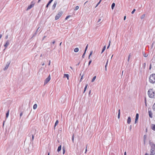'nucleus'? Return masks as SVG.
<instances>
[{"mask_svg": "<svg viewBox=\"0 0 155 155\" xmlns=\"http://www.w3.org/2000/svg\"><path fill=\"white\" fill-rule=\"evenodd\" d=\"M130 54L129 56H128V59H127V61L128 62H129V60H130Z\"/></svg>", "mask_w": 155, "mask_h": 155, "instance_id": "7c9ffc66", "label": "nucleus"}, {"mask_svg": "<svg viewBox=\"0 0 155 155\" xmlns=\"http://www.w3.org/2000/svg\"><path fill=\"white\" fill-rule=\"evenodd\" d=\"M151 128L152 129L155 131V124H152L151 126Z\"/></svg>", "mask_w": 155, "mask_h": 155, "instance_id": "ddd939ff", "label": "nucleus"}, {"mask_svg": "<svg viewBox=\"0 0 155 155\" xmlns=\"http://www.w3.org/2000/svg\"><path fill=\"white\" fill-rule=\"evenodd\" d=\"M22 115V113L21 112V113L20 114V118H21V116Z\"/></svg>", "mask_w": 155, "mask_h": 155, "instance_id": "c03bdc74", "label": "nucleus"}, {"mask_svg": "<svg viewBox=\"0 0 155 155\" xmlns=\"http://www.w3.org/2000/svg\"><path fill=\"white\" fill-rule=\"evenodd\" d=\"M85 53H86V52H84V53H83V54L82 56V58H84Z\"/></svg>", "mask_w": 155, "mask_h": 155, "instance_id": "473e14b6", "label": "nucleus"}, {"mask_svg": "<svg viewBox=\"0 0 155 155\" xmlns=\"http://www.w3.org/2000/svg\"><path fill=\"white\" fill-rule=\"evenodd\" d=\"M87 147H86L85 153H86L87 152Z\"/></svg>", "mask_w": 155, "mask_h": 155, "instance_id": "603ef678", "label": "nucleus"}, {"mask_svg": "<svg viewBox=\"0 0 155 155\" xmlns=\"http://www.w3.org/2000/svg\"><path fill=\"white\" fill-rule=\"evenodd\" d=\"M52 2V1H51V0H50L49 1V2H48V3L46 5V8H48V5L51 3Z\"/></svg>", "mask_w": 155, "mask_h": 155, "instance_id": "2eb2a0df", "label": "nucleus"}, {"mask_svg": "<svg viewBox=\"0 0 155 155\" xmlns=\"http://www.w3.org/2000/svg\"><path fill=\"white\" fill-rule=\"evenodd\" d=\"M152 108L153 110L155 111V103L154 104Z\"/></svg>", "mask_w": 155, "mask_h": 155, "instance_id": "cd10ccee", "label": "nucleus"}, {"mask_svg": "<svg viewBox=\"0 0 155 155\" xmlns=\"http://www.w3.org/2000/svg\"><path fill=\"white\" fill-rule=\"evenodd\" d=\"M42 66H44L45 65V63L44 62L41 64Z\"/></svg>", "mask_w": 155, "mask_h": 155, "instance_id": "5fc2aeb1", "label": "nucleus"}, {"mask_svg": "<svg viewBox=\"0 0 155 155\" xmlns=\"http://www.w3.org/2000/svg\"><path fill=\"white\" fill-rule=\"evenodd\" d=\"M58 120H56L55 123L54 127H55L58 124Z\"/></svg>", "mask_w": 155, "mask_h": 155, "instance_id": "412c9836", "label": "nucleus"}, {"mask_svg": "<svg viewBox=\"0 0 155 155\" xmlns=\"http://www.w3.org/2000/svg\"><path fill=\"white\" fill-rule=\"evenodd\" d=\"M139 117V114H137L136 116L135 119L136 120H138Z\"/></svg>", "mask_w": 155, "mask_h": 155, "instance_id": "f3484780", "label": "nucleus"}, {"mask_svg": "<svg viewBox=\"0 0 155 155\" xmlns=\"http://www.w3.org/2000/svg\"><path fill=\"white\" fill-rule=\"evenodd\" d=\"M80 64V62H79L77 65H78Z\"/></svg>", "mask_w": 155, "mask_h": 155, "instance_id": "680f3d73", "label": "nucleus"}, {"mask_svg": "<svg viewBox=\"0 0 155 155\" xmlns=\"http://www.w3.org/2000/svg\"><path fill=\"white\" fill-rule=\"evenodd\" d=\"M124 155H126V152H125L124 153Z\"/></svg>", "mask_w": 155, "mask_h": 155, "instance_id": "bf43d9fd", "label": "nucleus"}, {"mask_svg": "<svg viewBox=\"0 0 155 155\" xmlns=\"http://www.w3.org/2000/svg\"><path fill=\"white\" fill-rule=\"evenodd\" d=\"M110 41L109 42L108 45V46H107V49L108 48H109V47L110 46Z\"/></svg>", "mask_w": 155, "mask_h": 155, "instance_id": "f704fd0d", "label": "nucleus"}, {"mask_svg": "<svg viewBox=\"0 0 155 155\" xmlns=\"http://www.w3.org/2000/svg\"><path fill=\"white\" fill-rule=\"evenodd\" d=\"M108 62V60H107V62H106V65H106V66H107V65Z\"/></svg>", "mask_w": 155, "mask_h": 155, "instance_id": "49530a36", "label": "nucleus"}, {"mask_svg": "<svg viewBox=\"0 0 155 155\" xmlns=\"http://www.w3.org/2000/svg\"><path fill=\"white\" fill-rule=\"evenodd\" d=\"M92 62V60H90L89 62V63H88V65H90V64H91V63Z\"/></svg>", "mask_w": 155, "mask_h": 155, "instance_id": "ea45409f", "label": "nucleus"}, {"mask_svg": "<svg viewBox=\"0 0 155 155\" xmlns=\"http://www.w3.org/2000/svg\"><path fill=\"white\" fill-rule=\"evenodd\" d=\"M145 155H149L147 153H146Z\"/></svg>", "mask_w": 155, "mask_h": 155, "instance_id": "0e129e2a", "label": "nucleus"}, {"mask_svg": "<svg viewBox=\"0 0 155 155\" xmlns=\"http://www.w3.org/2000/svg\"><path fill=\"white\" fill-rule=\"evenodd\" d=\"M50 79L51 77L50 75H49L48 77L45 80L44 84L45 85L48 83V82L50 81Z\"/></svg>", "mask_w": 155, "mask_h": 155, "instance_id": "20e7f679", "label": "nucleus"}, {"mask_svg": "<svg viewBox=\"0 0 155 155\" xmlns=\"http://www.w3.org/2000/svg\"><path fill=\"white\" fill-rule=\"evenodd\" d=\"M148 113H149V117L151 118H152L153 117V116H152L153 114H152V111L151 110H149Z\"/></svg>", "mask_w": 155, "mask_h": 155, "instance_id": "1a4fd4ad", "label": "nucleus"}, {"mask_svg": "<svg viewBox=\"0 0 155 155\" xmlns=\"http://www.w3.org/2000/svg\"><path fill=\"white\" fill-rule=\"evenodd\" d=\"M10 62L9 61H8L7 62L5 68L4 69V70H5L8 68L9 65V64H10Z\"/></svg>", "mask_w": 155, "mask_h": 155, "instance_id": "39448f33", "label": "nucleus"}, {"mask_svg": "<svg viewBox=\"0 0 155 155\" xmlns=\"http://www.w3.org/2000/svg\"><path fill=\"white\" fill-rule=\"evenodd\" d=\"M145 15L144 14V15H143L141 16V17H140V18L141 19H143V18H144V17H145Z\"/></svg>", "mask_w": 155, "mask_h": 155, "instance_id": "c756f323", "label": "nucleus"}, {"mask_svg": "<svg viewBox=\"0 0 155 155\" xmlns=\"http://www.w3.org/2000/svg\"><path fill=\"white\" fill-rule=\"evenodd\" d=\"M8 35H6V36H5V38L6 39H7L8 38Z\"/></svg>", "mask_w": 155, "mask_h": 155, "instance_id": "de8ad7c7", "label": "nucleus"}, {"mask_svg": "<svg viewBox=\"0 0 155 155\" xmlns=\"http://www.w3.org/2000/svg\"><path fill=\"white\" fill-rule=\"evenodd\" d=\"M9 110L8 111V112L6 113V117L7 118L9 115Z\"/></svg>", "mask_w": 155, "mask_h": 155, "instance_id": "bb28decb", "label": "nucleus"}, {"mask_svg": "<svg viewBox=\"0 0 155 155\" xmlns=\"http://www.w3.org/2000/svg\"><path fill=\"white\" fill-rule=\"evenodd\" d=\"M107 66H106V65H105V70L106 71H107Z\"/></svg>", "mask_w": 155, "mask_h": 155, "instance_id": "a18cd8bd", "label": "nucleus"}, {"mask_svg": "<svg viewBox=\"0 0 155 155\" xmlns=\"http://www.w3.org/2000/svg\"><path fill=\"white\" fill-rule=\"evenodd\" d=\"M120 117V112H118V117L119 119Z\"/></svg>", "mask_w": 155, "mask_h": 155, "instance_id": "a19ab883", "label": "nucleus"}, {"mask_svg": "<svg viewBox=\"0 0 155 155\" xmlns=\"http://www.w3.org/2000/svg\"><path fill=\"white\" fill-rule=\"evenodd\" d=\"M146 137H147L146 135H144V137H143L144 140H145L146 139Z\"/></svg>", "mask_w": 155, "mask_h": 155, "instance_id": "4c0bfd02", "label": "nucleus"}, {"mask_svg": "<svg viewBox=\"0 0 155 155\" xmlns=\"http://www.w3.org/2000/svg\"><path fill=\"white\" fill-rule=\"evenodd\" d=\"M57 2L56 1H55L54 3V4L53 5H52V9L53 10H54V9L55 8V7L57 5Z\"/></svg>", "mask_w": 155, "mask_h": 155, "instance_id": "423d86ee", "label": "nucleus"}, {"mask_svg": "<svg viewBox=\"0 0 155 155\" xmlns=\"http://www.w3.org/2000/svg\"><path fill=\"white\" fill-rule=\"evenodd\" d=\"M131 122V118L130 117H128L127 120V123L128 124H130Z\"/></svg>", "mask_w": 155, "mask_h": 155, "instance_id": "9d476101", "label": "nucleus"}, {"mask_svg": "<svg viewBox=\"0 0 155 155\" xmlns=\"http://www.w3.org/2000/svg\"><path fill=\"white\" fill-rule=\"evenodd\" d=\"M148 94L149 97L151 98L154 97L155 93L154 91L152 89H150L148 91Z\"/></svg>", "mask_w": 155, "mask_h": 155, "instance_id": "f03ea898", "label": "nucleus"}, {"mask_svg": "<svg viewBox=\"0 0 155 155\" xmlns=\"http://www.w3.org/2000/svg\"><path fill=\"white\" fill-rule=\"evenodd\" d=\"M70 17V15H68V16H67L66 18H65V20H67V19H68V18H69Z\"/></svg>", "mask_w": 155, "mask_h": 155, "instance_id": "e433bc0d", "label": "nucleus"}, {"mask_svg": "<svg viewBox=\"0 0 155 155\" xmlns=\"http://www.w3.org/2000/svg\"><path fill=\"white\" fill-rule=\"evenodd\" d=\"M34 6V4H31L30 5H29L28 7V8L27 9V10H28L30 9L31 8L33 7Z\"/></svg>", "mask_w": 155, "mask_h": 155, "instance_id": "6e6552de", "label": "nucleus"}, {"mask_svg": "<svg viewBox=\"0 0 155 155\" xmlns=\"http://www.w3.org/2000/svg\"><path fill=\"white\" fill-rule=\"evenodd\" d=\"M87 86H88V84H86L84 87V92H85V91H86V89H87Z\"/></svg>", "mask_w": 155, "mask_h": 155, "instance_id": "4be33fe9", "label": "nucleus"}, {"mask_svg": "<svg viewBox=\"0 0 155 155\" xmlns=\"http://www.w3.org/2000/svg\"><path fill=\"white\" fill-rule=\"evenodd\" d=\"M83 76H84V75H82L81 76V79H80V81H81V80L83 79Z\"/></svg>", "mask_w": 155, "mask_h": 155, "instance_id": "37998d69", "label": "nucleus"}, {"mask_svg": "<svg viewBox=\"0 0 155 155\" xmlns=\"http://www.w3.org/2000/svg\"><path fill=\"white\" fill-rule=\"evenodd\" d=\"M2 37V34L0 35V39Z\"/></svg>", "mask_w": 155, "mask_h": 155, "instance_id": "864d4df0", "label": "nucleus"}, {"mask_svg": "<svg viewBox=\"0 0 155 155\" xmlns=\"http://www.w3.org/2000/svg\"><path fill=\"white\" fill-rule=\"evenodd\" d=\"M96 78V76H94L93 78H92V79L91 80V82H94V81L95 80V79Z\"/></svg>", "mask_w": 155, "mask_h": 155, "instance_id": "5701e85b", "label": "nucleus"}, {"mask_svg": "<svg viewBox=\"0 0 155 155\" xmlns=\"http://www.w3.org/2000/svg\"><path fill=\"white\" fill-rule=\"evenodd\" d=\"M115 6V4L114 3H113L112 4V5H111V8L112 9H114V7Z\"/></svg>", "mask_w": 155, "mask_h": 155, "instance_id": "6ab92c4d", "label": "nucleus"}, {"mask_svg": "<svg viewBox=\"0 0 155 155\" xmlns=\"http://www.w3.org/2000/svg\"><path fill=\"white\" fill-rule=\"evenodd\" d=\"M135 11H136V10L135 9H134L133 10V11L131 13L132 14H134Z\"/></svg>", "mask_w": 155, "mask_h": 155, "instance_id": "c9c22d12", "label": "nucleus"}, {"mask_svg": "<svg viewBox=\"0 0 155 155\" xmlns=\"http://www.w3.org/2000/svg\"><path fill=\"white\" fill-rule=\"evenodd\" d=\"M9 40H8L6 41L4 45V46L6 48L7 46L9 45Z\"/></svg>", "mask_w": 155, "mask_h": 155, "instance_id": "0eeeda50", "label": "nucleus"}, {"mask_svg": "<svg viewBox=\"0 0 155 155\" xmlns=\"http://www.w3.org/2000/svg\"><path fill=\"white\" fill-rule=\"evenodd\" d=\"M41 0H38V2H39Z\"/></svg>", "mask_w": 155, "mask_h": 155, "instance_id": "69168bd1", "label": "nucleus"}, {"mask_svg": "<svg viewBox=\"0 0 155 155\" xmlns=\"http://www.w3.org/2000/svg\"><path fill=\"white\" fill-rule=\"evenodd\" d=\"M61 43H62V42H61V43H60V44L59 45H60V46L61 45Z\"/></svg>", "mask_w": 155, "mask_h": 155, "instance_id": "338daca9", "label": "nucleus"}, {"mask_svg": "<svg viewBox=\"0 0 155 155\" xmlns=\"http://www.w3.org/2000/svg\"><path fill=\"white\" fill-rule=\"evenodd\" d=\"M101 0H100L99 2L96 5L95 7V8H96L98 6V5L100 4V2H101Z\"/></svg>", "mask_w": 155, "mask_h": 155, "instance_id": "c85d7f7f", "label": "nucleus"}, {"mask_svg": "<svg viewBox=\"0 0 155 155\" xmlns=\"http://www.w3.org/2000/svg\"><path fill=\"white\" fill-rule=\"evenodd\" d=\"M55 42V41H53L51 43L52 44H54Z\"/></svg>", "mask_w": 155, "mask_h": 155, "instance_id": "8fccbe9b", "label": "nucleus"}, {"mask_svg": "<svg viewBox=\"0 0 155 155\" xmlns=\"http://www.w3.org/2000/svg\"><path fill=\"white\" fill-rule=\"evenodd\" d=\"M34 136L33 135H32V138L31 139V141H32L34 140Z\"/></svg>", "mask_w": 155, "mask_h": 155, "instance_id": "79ce46f5", "label": "nucleus"}, {"mask_svg": "<svg viewBox=\"0 0 155 155\" xmlns=\"http://www.w3.org/2000/svg\"><path fill=\"white\" fill-rule=\"evenodd\" d=\"M61 145H60L58 147V149H57V151L58 152H59L61 150Z\"/></svg>", "mask_w": 155, "mask_h": 155, "instance_id": "f8f14e48", "label": "nucleus"}, {"mask_svg": "<svg viewBox=\"0 0 155 155\" xmlns=\"http://www.w3.org/2000/svg\"><path fill=\"white\" fill-rule=\"evenodd\" d=\"M101 20V19H99L98 21V22H99Z\"/></svg>", "mask_w": 155, "mask_h": 155, "instance_id": "4d7b16f0", "label": "nucleus"}, {"mask_svg": "<svg viewBox=\"0 0 155 155\" xmlns=\"http://www.w3.org/2000/svg\"><path fill=\"white\" fill-rule=\"evenodd\" d=\"M126 18V16H124V20H125Z\"/></svg>", "mask_w": 155, "mask_h": 155, "instance_id": "13d9d810", "label": "nucleus"}, {"mask_svg": "<svg viewBox=\"0 0 155 155\" xmlns=\"http://www.w3.org/2000/svg\"><path fill=\"white\" fill-rule=\"evenodd\" d=\"M146 63H144V65L145 66V65H146Z\"/></svg>", "mask_w": 155, "mask_h": 155, "instance_id": "774afa93", "label": "nucleus"}, {"mask_svg": "<svg viewBox=\"0 0 155 155\" xmlns=\"http://www.w3.org/2000/svg\"><path fill=\"white\" fill-rule=\"evenodd\" d=\"M79 8V7L78 6H76L75 8H74V10L75 11L77 10H78Z\"/></svg>", "mask_w": 155, "mask_h": 155, "instance_id": "b1692460", "label": "nucleus"}, {"mask_svg": "<svg viewBox=\"0 0 155 155\" xmlns=\"http://www.w3.org/2000/svg\"><path fill=\"white\" fill-rule=\"evenodd\" d=\"M149 81L151 83L153 84L155 83V74H152L150 76Z\"/></svg>", "mask_w": 155, "mask_h": 155, "instance_id": "f257e3e1", "label": "nucleus"}, {"mask_svg": "<svg viewBox=\"0 0 155 155\" xmlns=\"http://www.w3.org/2000/svg\"><path fill=\"white\" fill-rule=\"evenodd\" d=\"M39 28H40V27H39L38 28V29H37V30L36 31V32H35V34L33 35V36H34L36 34H37V31H38V29H39Z\"/></svg>", "mask_w": 155, "mask_h": 155, "instance_id": "a878e982", "label": "nucleus"}, {"mask_svg": "<svg viewBox=\"0 0 155 155\" xmlns=\"http://www.w3.org/2000/svg\"><path fill=\"white\" fill-rule=\"evenodd\" d=\"M72 141L74 143V135H73V136H72Z\"/></svg>", "mask_w": 155, "mask_h": 155, "instance_id": "58836bf2", "label": "nucleus"}, {"mask_svg": "<svg viewBox=\"0 0 155 155\" xmlns=\"http://www.w3.org/2000/svg\"><path fill=\"white\" fill-rule=\"evenodd\" d=\"M62 150H63V154H64L65 152V148L64 147H63L62 148Z\"/></svg>", "mask_w": 155, "mask_h": 155, "instance_id": "aec40b11", "label": "nucleus"}, {"mask_svg": "<svg viewBox=\"0 0 155 155\" xmlns=\"http://www.w3.org/2000/svg\"><path fill=\"white\" fill-rule=\"evenodd\" d=\"M106 46L105 45L104 47L103 48V49H102V51L101 53V54H102L104 52V51H105V49H106Z\"/></svg>", "mask_w": 155, "mask_h": 155, "instance_id": "dca6fc26", "label": "nucleus"}, {"mask_svg": "<svg viewBox=\"0 0 155 155\" xmlns=\"http://www.w3.org/2000/svg\"><path fill=\"white\" fill-rule=\"evenodd\" d=\"M145 102L146 106H147V104L146 103V98H145Z\"/></svg>", "mask_w": 155, "mask_h": 155, "instance_id": "3c124183", "label": "nucleus"}, {"mask_svg": "<svg viewBox=\"0 0 155 155\" xmlns=\"http://www.w3.org/2000/svg\"><path fill=\"white\" fill-rule=\"evenodd\" d=\"M154 155V152L153 151H151V153L150 155Z\"/></svg>", "mask_w": 155, "mask_h": 155, "instance_id": "2f4dec72", "label": "nucleus"}, {"mask_svg": "<svg viewBox=\"0 0 155 155\" xmlns=\"http://www.w3.org/2000/svg\"><path fill=\"white\" fill-rule=\"evenodd\" d=\"M87 47H88V45H87V46H86L85 48V50H84V52H86V51L87 49Z\"/></svg>", "mask_w": 155, "mask_h": 155, "instance_id": "72a5a7b5", "label": "nucleus"}, {"mask_svg": "<svg viewBox=\"0 0 155 155\" xmlns=\"http://www.w3.org/2000/svg\"><path fill=\"white\" fill-rule=\"evenodd\" d=\"M37 107V104H35L34 106H33V109L35 110V109H36Z\"/></svg>", "mask_w": 155, "mask_h": 155, "instance_id": "a211bd4d", "label": "nucleus"}, {"mask_svg": "<svg viewBox=\"0 0 155 155\" xmlns=\"http://www.w3.org/2000/svg\"><path fill=\"white\" fill-rule=\"evenodd\" d=\"M63 12H59L55 16V19L56 20H58L61 16Z\"/></svg>", "mask_w": 155, "mask_h": 155, "instance_id": "7ed1b4c3", "label": "nucleus"}, {"mask_svg": "<svg viewBox=\"0 0 155 155\" xmlns=\"http://www.w3.org/2000/svg\"><path fill=\"white\" fill-rule=\"evenodd\" d=\"M151 68V65L150 64V68H149L150 69Z\"/></svg>", "mask_w": 155, "mask_h": 155, "instance_id": "e2e57ef3", "label": "nucleus"}, {"mask_svg": "<svg viewBox=\"0 0 155 155\" xmlns=\"http://www.w3.org/2000/svg\"><path fill=\"white\" fill-rule=\"evenodd\" d=\"M66 77L68 80L69 79V75L68 74H64V78Z\"/></svg>", "mask_w": 155, "mask_h": 155, "instance_id": "9b49d317", "label": "nucleus"}, {"mask_svg": "<svg viewBox=\"0 0 155 155\" xmlns=\"http://www.w3.org/2000/svg\"><path fill=\"white\" fill-rule=\"evenodd\" d=\"M79 51V48H75L74 50V51L75 52H77Z\"/></svg>", "mask_w": 155, "mask_h": 155, "instance_id": "4468645a", "label": "nucleus"}, {"mask_svg": "<svg viewBox=\"0 0 155 155\" xmlns=\"http://www.w3.org/2000/svg\"><path fill=\"white\" fill-rule=\"evenodd\" d=\"M92 53H93L92 51H91L90 52V54H89V55L88 59H90V56L92 55Z\"/></svg>", "mask_w": 155, "mask_h": 155, "instance_id": "393cba45", "label": "nucleus"}, {"mask_svg": "<svg viewBox=\"0 0 155 155\" xmlns=\"http://www.w3.org/2000/svg\"><path fill=\"white\" fill-rule=\"evenodd\" d=\"M50 63H51V61H50V60H49V63H48V65H50Z\"/></svg>", "mask_w": 155, "mask_h": 155, "instance_id": "09e8293b", "label": "nucleus"}, {"mask_svg": "<svg viewBox=\"0 0 155 155\" xmlns=\"http://www.w3.org/2000/svg\"><path fill=\"white\" fill-rule=\"evenodd\" d=\"M137 120H136V119H135V123L136 124L137 122Z\"/></svg>", "mask_w": 155, "mask_h": 155, "instance_id": "052dcab7", "label": "nucleus"}, {"mask_svg": "<svg viewBox=\"0 0 155 155\" xmlns=\"http://www.w3.org/2000/svg\"><path fill=\"white\" fill-rule=\"evenodd\" d=\"M144 55V56L145 57H147V55H146V54H144V55Z\"/></svg>", "mask_w": 155, "mask_h": 155, "instance_id": "6e6d98bb", "label": "nucleus"}]
</instances>
